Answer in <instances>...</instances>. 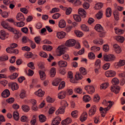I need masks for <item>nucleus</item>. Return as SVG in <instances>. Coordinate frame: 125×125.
<instances>
[{
    "label": "nucleus",
    "mask_w": 125,
    "mask_h": 125,
    "mask_svg": "<svg viewBox=\"0 0 125 125\" xmlns=\"http://www.w3.org/2000/svg\"><path fill=\"white\" fill-rule=\"evenodd\" d=\"M110 64L109 63H107L104 65L103 66V68L105 70L109 68L110 66Z\"/></svg>",
    "instance_id": "60"
},
{
    "label": "nucleus",
    "mask_w": 125,
    "mask_h": 125,
    "mask_svg": "<svg viewBox=\"0 0 125 125\" xmlns=\"http://www.w3.org/2000/svg\"><path fill=\"white\" fill-rule=\"evenodd\" d=\"M21 121L23 122H27L29 121L28 117L25 116H22L21 118Z\"/></svg>",
    "instance_id": "43"
},
{
    "label": "nucleus",
    "mask_w": 125,
    "mask_h": 125,
    "mask_svg": "<svg viewBox=\"0 0 125 125\" xmlns=\"http://www.w3.org/2000/svg\"><path fill=\"white\" fill-rule=\"evenodd\" d=\"M39 73L41 79L42 80H44L45 78V74L44 72L41 71H40Z\"/></svg>",
    "instance_id": "34"
},
{
    "label": "nucleus",
    "mask_w": 125,
    "mask_h": 125,
    "mask_svg": "<svg viewBox=\"0 0 125 125\" xmlns=\"http://www.w3.org/2000/svg\"><path fill=\"white\" fill-rule=\"evenodd\" d=\"M66 95V91H62L58 94V96L59 99H62L65 97Z\"/></svg>",
    "instance_id": "13"
},
{
    "label": "nucleus",
    "mask_w": 125,
    "mask_h": 125,
    "mask_svg": "<svg viewBox=\"0 0 125 125\" xmlns=\"http://www.w3.org/2000/svg\"><path fill=\"white\" fill-rule=\"evenodd\" d=\"M65 35V32L63 31L58 32L57 33V37L59 39H62L64 38Z\"/></svg>",
    "instance_id": "20"
},
{
    "label": "nucleus",
    "mask_w": 125,
    "mask_h": 125,
    "mask_svg": "<svg viewBox=\"0 0 125 125\" xmlns=\"http://www.w3.org/2000/svg\"><path fill=\"white\" fill-rule=\"evenodd\" d=\"M14 25L19 27H22L25 25V23L21 21L19 22H14Z\"/></svg>",
    "instance_id": "27"
},
{
    "label": "nucleus",
    "mask_w": 125,
    "mask_h": 125,
    "mask_svg": "<svg viewBox=\"0 0 125 125\" xmlns=\"http://www.w3.org/2000/svg\"><path fill=\"white\" fill-rule=\"evenodd\" d=\"M88 56L89 58L91 59H94L95 57L94 54L92 52H90L89 53Z\"/></svg>",
    "instance_id": "54"
},
{
    "label": "nucleus",
    "mask_w": 125,
    "mask_h": 125,
    "mask_svg": "<svg viewBox=\"0 0 125 125\" xmlns=\"http://www.w3.org/2000/svg\"><path fill=\"white\" fill-rule=\"evenodd\" d=\"M79 70L81 73L83 75H84L86 73L85 69L83 67H82L80 68Z\"/></svg>",
    "instance_id": "52"
},
{
    "label": "nucleus",
    "mask_w": 125,
    "mask_h": 125,
    "mask_svg": "<svg viewBox=\"0 0 125 125\" xmlns=\"http://www.w3.org/2000/svg\"><path fill=\"white\" fill-rule=\"evenodd\" d=\"M36 121V117L33 116V118L31 121V125H35Z\"/></svg>",
    "instance_id": "55"
},
{
    "label": "nucleus",
    "mask_w": 125,
    "mask_h": 125,
    "mask_svg": "<svg viewBox=\"0 0 125 125\" xmlns=\"http://www.w3.org/2000/svg\"><path fill=\"white\" fill-rule=\"evenodd\" d=\"M68 77L70 79V82L73 83H75L76 82L75 80H73L72 79L73 78V73L71 72H69L68 73Z\"/></svg>",
    "instance_id": "26"
},
{
    "label": "nucleus",
    "mask_w": 125,
    "mask_h": 125,
    "mask_svg": "<svg viewBox=\"0 0 125 125\" xmlns=\"http://www.w3.org/2000/svg\"><path fill=\"white\" fill-rule=\"evenodd\" d=\"M50 75L52 77H54L56 73L55 70L54 68H52L50 71Z\"/></svg>",
    "instance_id": "41"
},
{
    "label": "nucleus",
    "mask_w": 125,
    "mask_h": 125,
    "mask_svg": "<svg viewBox=\"0 0 125 125\" xmlns=\"http://www.w3.org/2000/svg\"><path fill=\"white\" fill-rule=\"evenodd\" d=\"M79 14L83 18L85 17L86 12L84 9L82 8H79L78 10Z\"/></svg>",
    "instance_id": "19"
},
{
    "label": "nucleus",
    "mask_w": 125,
    "mask_h": 125,
    "mask_svg": "<svg viewBox=\"0 0 125 125\" xmlns=\"http://www.w3.org/2000/svg\"><path fill=\"white\" fill-rule=\"evenodd\" d=\"M1 24L3 27L10 31H13L14 29L10 27L9 24L5 21H3L1 23Z\"/></svg>",
    "instance_id": "4"
},
{
    "label": "nucleus",
    "mask_w": 125,
    "mask_h": 125,
    "mask_svg": "<svg viewBox=\"0 0 125 125\" xmlns=\"http://www.w3.org/2000/svg\"><path fill=\"white\" fill-rule=\"evenodd\" d=\"M87 114L86 112H84L81 115L80 119L81 122L84 121L87 118Z\"/></svg>",
    "instance_id": "22"
},
{
    "label": "nucleus",
    "mask_w": 125,
    "mask_h": 125,
    "mask_svg": "<svg viewBox=\"0 0 125 125\" xmlns=\"http://www.w3.org/2000/svg\"><path fill=\"white\" fill-rule=\"evenodd\" d=\"M104 60L106 61H112L114 60L115 57L114 55L109 54L104 55Z\"/></svg>",
    "instance_id": "3"
},
{
    "label": "nucleus",
    "mask_w": 125,
    "mask_h": 125,
    "mask_svg": "<svg viewBox=\"0 0 125 125\" xmlns=\"http://www.w3.org/2000/svg\"><path fill=\"white\" fill-rule=\"evenodd\" d=\"M66 48L62 46H59L57 49L58 52L59 53V56H60L62 54H63L66 49Z\"/></svg>",
    "instance_id": "7"
},
{
    "label": "nucleus",
    "mask_w": 125,
    "mask_h": 125,
    "mask_svg": "<svg viewBox=\"0 0 125 125\" xmlns=\"http://www.w3.org/2000/svg\"><path fill=\"white\" fill-rule=\"evenodd\" d=\"M75 33L78 37H81L83 36V33L80 31H75Z\"/></svg>",
    "instance_id": "51"
},
{
    "label": "nucleus",
    "mask_w": 125,
    "mask_h": 125,
    "mask_svg": "<svg viewBox=\"0 0 125 125\" xmlns=\"http://www.w3.org/2000/svg\"><path fill=\"white\" fill-rule=\"evenodd\" d=\"M14 30L13 31H11L13 32L15 34L14 38L16 39L19 38L20 36V34L19 33L18 31L15 30L14 29Z\"/></svg>",
    "instance_id": "39"
},
{
    "label": "nucleus",
    "mask_w": 125,
    "mask_h": 125,
    "mask_svg": "<svg viewBox=\"0 0 125 125\" xmlns=\"http://www.w3.org/2000/svg\"><path fill=\"white\" fill-rule=\"evenodd\" d=\"M61 121V118L57 116L54 118L53 121L57 123V122H58L59 123Z\"/></svg>",
    "instance_id": "62"
},
{
    "label": "nucleus",
    "mask_w": 125,
    "mask_h": 125,
    "mask_svg": "<svg viewBox=\"0 0 125 125\" xmlns=\"http://www.w3.org/2000/svg\"><path fill=\"white\" fill-rule=\"evenodd\" d=\"M100 99V97L98 94L95 95L94 97V100L96 102H98Z\"/></svg>",
    "instance_id": "50"
},
{
    "label": "nucleus",
    "mask_w": 125,
    "mask_h": 125,
    "mask_svg": "<svg viewBox=\"0 0 125 125\" xmlns=\"http://www.w3.org/2000/svg\"><path fill=\"white\" fill-rule=\"evenodd\" d=\"M7 34L6 32L3 31L1 30L0 31V38L2 40H5L6 38H7L6 37Z\"/></svg>",
    "instance_id": "15"
},
{
    "label": "nucleus",
    "mask_w": 125,
    "mask_h": 125,
    "mask_svg": "<svg viewBox=\"0 0 125 125\" xmlns=\"http://www.w3.org/2000/svg\"><path fill=\"white\" fill-rule=\"evenodd\" d=\"M18 76V74L17 73H13L12 75L9 77L11 79H14L17 78Z\"/></svg>",
    "instance_id": "47"
},
{
    "label": "nucleus",
    "mask_w": 125,
    "mask_h": 125,
    "mask_svg": "<svg viewBox=\"0 0 125 125\" xmlns=\"http://www.w3.org/2000/svg\"><path fill=\"white\" fill-rule=\"evenodd\" d=\"M18 20L22 21L24 20V18L23 14L21 13H18L16 17Z\"/></svg>",
    "instance_id": "17"
},
{
    "label": "nucleus",
    "mask_w": 125,
    "mask_h": 125,
    "mask_svg": "<svg viewBox=\"0 0 125 125\" xmlns=\"http://www.w3.org/2000/svg\"><path fill=\"white\" fill-rule=\"evenodd\" d=\"M114 103L113 102L109 101L107 102L105 100H104L102 104L104 105H105L106 106L108 105V106L104 108H103L102 107H100L99 110L101 112V115L103 117H104L105 116V114H106V112L110 109L112 105L114 104Z\"/></svg>",
    "instance_id": "1"
},
{
    "label": "nucleus",
    "mask_w": 125,
    "mask_h": 125,
    "mask_svg": "<svg viewBox=\"0 0 125 125\" xmlns=\"http://www.w3.org/2000/svg\"><path fill=\"white\" fill-rule=\"evenodd\" d=\"M93 42L95 44H102L103 43V40L102 39H100L99 40H95L93 41Z\"/></svg>",
    "instance_id": "42"
},
{
    "label": "nucleus",
    "mask_w": 125,
    "mask_h": 125,
    "mask_svg": "<svg viewBox=\"0 0 125 125\" xmlns=\"http://www.w3.org/2000/svg\"><path fill=\"white\" fill-rule=\"evenodd\" d=\"M14 98L11 97L9 98L6 100V101L9 104L12 103L14 102Z\"/></svg>",
    "instance_id": "58"
},
{
    "label": "nucleus",
    "mask_w": 125,
    "mask_h": 125,
    "mask_svg": "<svg viewBox=\"0 0 125 125\" xmlns=\"http://www.w3.org/2000/svg\"><path fill=\"white\" fill-rule=\"evenodd\" d=\"M124 60H120L118 62L115 63L114 64L115 68H118L119 67L124 65L125 63Z\"/></svg>",
    "instance_id": "9"
},
{
    "label": "nucleus",
    "mask_w": 125,
    "mask_h": 125,
    "mask_svg": "<svg viewBox=\"0 0 125 125\" xmlns=\"http://www.w3.org/2000/svg\"><path fill=\"white\" fill-rule=\"evenodd\" d=\"M115 39L117 41L121 43H122L124 40V38L121 36H116Z\"/></svg>",
    "instance_id": "32"
},
{
    "label": "nucleus",
    "mask_w": 125,
    "mask_h": 125,
    "mask_svg": "<svg viewBox=\"0 0 125 125\" xmlns=\"http://www.w3.org/2000/svg\"><path fill=\"white\" fill-rule=\"evenodd\" d=\"M103 15V13L102 12L99 11L96 15V17L98 19H101Z\"/></svg>",
    "instance_id": "48"
},
{
    "label": "nucleus",
    "mask_w": 125,
    "mask_h": 125,
    "mask_svg": "<svg viewBox=\"0 0 125 125\" xmlns=\"http://www.w3.org/2000/svg\"><path fill=\"white\" fill-rule=\"evenodd\" d=\"M76 42L73 39H69L66 41L65 45L67 46L72 47L74 45Z\"/></svg>",
    "instance_id": "6"
},
{
    "label": "nucleus",
    "mask_w": 125,
    "mask_h": 125,
    "mask_svg": "<svg viewBox=\"0 0 125 125\" xmlns=\"http://www.w3.org/2000/svg\"><path fill=\"white\" fill-rule=\"evenodd\" d=\"M109 47L107 44H105L103 46V50L105 52H107L109 50Z\"/></svg>",
    "instance_id": "49"
},
{
    "label": "nucleus",
    "mask_w": 125,
    "mask_h": 125,
    "mask_svg": "<svg viewBox=\"0 0 125 125\" xmlns=\"http://www.w3.org/2000/svg\"><path fill=\"white\" fill-rule=\"evenodd\" d=\"M97 107L95 105H93L90 109L89 112V116L94 115L96 110Z\"/></svg>",
    "instance_id": "8"
},
{
    "label": "nucleus",
    "mask_w": 125,
    "mask_h": 125,
    "mask_svg": "<svg viewBox=\"0 0 125 125\" xmlns=\"http://www.w3.org/2000/svg\"><path fill=\"white\" fill-rule=\"evenodd\" d=\"M111 83L113 85H117L119 83V81L117 78H114L112 79Z\"/></svg>",
    "instance_id": "31"
},
{
    "label": "nucleus",
    "mask_w": 125,
    "mask_h": 125,
    "mask_svg": "<svg viewBox=\"0 0 125 125\" xmlns=\"http://www.w3.org/2000/svg\"><path fill=\"white\" fill-rule=\"evenodd\" d=\"M83 101L85 102H88L91 100L90 96L88 95H85L83 97Z\"/></svg>",
    "instance_id": "30"
},
{
    "label": "nucleus",
    "mask_w": 125,
    "mask_h": 125,
    "mask_svg": "<svg viewBox=\"0 0 125 125\" xmlns=\"http://www.w3.org/2000/svg\"><path fill=\"white\" fill-rule=\"evenodd\" d=\"M55 110V108L53 107H51L49 109L48 113L50 114H51L54 113Z\"/></svg>",
    "instance_id": "53"
},
{
    "label": "nucleus",
    "mask_w": 125,
    "mask_h": 125,
    "mask_svg": "<svg viewBox=\"0 0 125 125\" xmlns=\"http://www.w3.org/2000/svg\"><path fill=\"white\" fill-rule=\"evenodd\" d=\"M10 94V92L7 89L5 90L2 93L1 96L4 98L8 97Z\"/></svg>",
    "instance_id": "12"
},
{
    "label": "nucleus",
    "mask_w": 125,
    "mask_h": 125,
    "mask_svg": "<svg viewBox=\"0 0 125 125\" xmlns=\"http://www.w3.org/2000/svg\"><path fill=\"white\" fill-rule=\"evenodd\" d=\"M115 32L117 34H121L124 32V30L119 29L117 28H115Z\"/></svg>",
    "instance_id": "28"
},
{
    "label": "nucleus",
    "mask_w": 125,
    "mask_h": 125,
    "mask_svg": "<svg viewBox=\"0 0 125 125\" xmlns=\"http://www.w3.org/2000/svg\"><path fill=\"white\" fill-rule=\"evenodd\" d=\"M103 4L101 3H98L95 5V8L97 9H99L103 7Z\"/></svg>",
    "instance_id": "44"
},
{
    "label": "nucleus",
    "mask_w": 125,
    "mask_h": 125,
    "mask_svg": "<svg viewBox=\"0 0 125 125\" xmlns=\"http://www.w3.org/2000/svg\"><path fill=\"white\" fill-rule=\"evenodd\" d=\"M114 18L115 20L117 21L119 20V13L117 10L115 11L113 13Z\"/></svg>",
    "instance_id": "37"
},
{
    "label": "nucleus",
    "mask_w": 125,
    "mask_h": 125,
    "mask_svg": "<svg viewBox=\"0 0 125 125\" xmlns=\"http://www.w3.org/2000/svg\"><path fill=\"white\" fill-rule=\"evenodd\" d=\"M65 109L62 106L60 107L58 110L56 111L55 112L56 114L58 115L59 114H62L64 113V112Z\"/></svg>",
    "instance_id": "21"
},
{
    "label": "nucleus",
    "mask_w": 125,
    "mask_h": 125,
    "mask_svg": "<svg viewBox=\"0 0 125 125\" xmlns=\"http://www.w3.org/2000/svg\"><path fill=\"white\" fill-rule=\"evenodd\" d=\"M59 11V8H54L52 9V10L50 11V13H53L55 12H58Z\"/></svg>",
    "instance_id": "63"
},
{
    "label": "nucleus",
    "mask_w": 125,
    "mask_h": 125,
    "mask_svg": "<svg viewBox=\"0 0 125 125\" xmlns=\"http://www.w3.org/2000/svg\"><path fill=\"white\" fill-rule=\"evenodd\" d=\"M25 92V91H22L20 94V98L23 99L26 96Z\"/></svg>",
    "instance_id": "57"
},
{
    "label": "nucleus",
    "mask_w": 125,
    "mask_h": 125,
    "mask_svg": "<svg viewBox=\"0 0 125 125\" xmlns=\"http://www.w3.org/2000/svg\"><path fill=\"white\" fill-rule=\"evenodd\" d=\"M13 117L15 120L16 121L18 120L19 118V114L17 111H16L13 113Z\"/></svg>",
    "instance_id": "35"
},
{
    "label": "nucleus",
    "mask_w": 125,
    "mask_h": 125,
    "mask_svg": "<svg viewBox=\"0 0 125 125\" xmlns=\"http://www.w3.org/2000/svg\"><path fill=\"white\" fill-rule=\"evenodd\" d=\"M115 52L118 53H120L121 50L120 46L117 44H115L113 46Z\"/></svg>",
    "instance_id": "10"
},
{
    "label": "nucleus",
    "mask_w": 125,
    "mask_h": 125,
    "mask_svg": "<svg viewBox=\"0 0 125 125\" xmlns=\"http://www.w3.org/2000/svg\"><path fill=\"white\" fill-rule=\"evenodd\" d=\"M81 29L85 31H88L89 30L88 28L85 25H83L81 26Z\"/></svg>",
    "instance_id": "45"
},
{
    "label": "nucleus",
    "mask_w": 125,
    "mask_h": 125,
    "mask_svg": "<svg viewBox=\"0 0 125 125\" xmlns=\"http://www.w3.org/2000/svg\"><path fill=\"white\" fill-rule=\"evenodd\" d=\"M45 92L42 90L41 89H39L37 92H35V94L39 97H42L43 96Z\"/></svg>",
    "instance_id": "14"
},
{
    "label": "nucleus",
    "mask_w": 125,
    "mask_h": 125,
    "mask_svg": "<svg viewBox=\"0 0 125 125\" xmlns=\"http://www.w3.org/2000/svg\"><path fill=\"white\" fill-rule=\"evenodd\" d=\"M17 46V44L15 43L11 44L10 45V47H8L6 49V51L8 53L17 54L18 52V50L17 49H14V48Z\"/></svg>",
    "instance_id": "2"
},
{
    "label": "nucleus",
    "mask_w": 125,
    "mask_h": 125,
    "mask_svg": "<svg viewBox=\"0 0 125 125\" xmlns=\"http://www.w3.org/2000/svg\"><path fill=\"white\" fill-rule=\"evenodd\" d=\"M66 25L65 21L63 19L60 20L59 22L58 26L61 28H64Z\"/></svg>",
    "instance_id": "18"
},
{
    "label": "nucleus",
    "mask_w": 125,
    "mask_h": 125,
    "mask_svg": "<svg viewBox=\"0 0 125 125\" xmlns=\"http://www.w3.org/2000/svg\"><path fill=\"white\" fill-rule=\"evenodd\" d=\"M62 106L64 108V109H65V108L66 107H67L68 105V104L67 103L66 101H64L62 102Z\"/></svg>",
    "instance_id": "61"
},
{
    "label": "nucleus",
    "mask_w": 125,
    "mask_h": 125,
    "mask_svg": "<svg viewBox=\"0 0 125 125\" xmlns=\"http://www.w3.org/2000/svg\"><path fill=\"white\" fill-rule=\"evenodd\" d=\"M65 83L64 82L62 81L60 82L58 79L54 80L52 83L53 85L55 86H65Z\"/></svg>",
    "instance_id": "5"
},
{
    "label": "nucleus",
    "mask_w": 125,
    "mask_h": 125,
    "mask_svg": "<svg viewBox=\"0 0 125 125\" xmlns=\"http://www.w3.org/2000/svg\"><path fill=\"white\" fill-rule=\"evenodd\" d=\"M100 60H97L95 62V67H98V68L100 67Z\"/></svg>",
    "instance_id": "56"
},
{
    "label": "nucleus",
    "mask_w": 125,
    "mask_h": 125,
    "mask_svg": "<svg viewBox=\"0 0 125 125\" xmlns=\"http://www.w3.org/2000/svg\"><path fill=\"white\" fill-rule=\"evenodd\" d=\"M106 14L107 17H110L111 14V9L110 8H107L106 10Z\"/></svg>",
    "instance_id": "36"
},
{
    "label": "nucleus",
    "mask_w": 125,
    "mask_h": 125,
    "mask_svg": "<svg viewBox=\"0 0 125 125\" xmlns=\"http://www.w3.org/2000/svg\"><path fill=\"white\" fill-rule=\"evenodd\" d=\"M21 109L23 111L25 112H28L30 110L29 106L26 105H23L22 106Z\"/></svg>",
    "instance_id": "33"
},
{
    "label": "nucleus",
    "mask_w": 125,
    "mask_h": 125,
    "mask_svg": "<svg viewBox=\"0 0 125 125\" xmlns=\"http://www.w3.org/2000/svg\"><path fill=\"white\" fill-rule=\"evenodd\" d=\"M76 80H76H81L83 78V76L79 72H77L76 73L75 76Z\"/></svg>",
    "instance_id": "23"
},
{
    "label": "nucleus",
    "mask_w": 125,
    "mask_h": 125,
    "mask_svg": "<svg viewBox=\"0 0 125 125\" xmlns=\"http://www.w3.org/2000/svg\"><path fill=\"white\" fill-rule=\"evenodd\" d=\"M95 29L98 31H101L103 30L102 26L99 24H97L96 25L94 28Z\"/></svg>",
    "instance_id": "24"
},
{
    "label": "nucleus",
    "mask_w": 125,
    "mask_h": 125,
    "mask_svg": "<svg viewBox=\"0 0 125 125\" xmlns=\"http://www.w3.org/2000/svg\"><path fill=\"white\" fill-rule=\"evenodd\" d=\"M58 64L60 66L65 67L67 65V63L66 62L63 61H61L58 62Z\"/></svg>",
    "instance_id": "25"
},
{
    "label": "nucleus",
    "mask_w": 125,
    "mask_h": 125,
    "mask_svg": "<svg viewBox=\"0 0 125 125\" xmlns=\"http://www.w3.org/2000/svg\"><path fill=\"white\" fill-rule=\"evenodd\" d=\"M71 115L73 117H76L78 115V111L75 110L73 111L71 113Z\"/></svg>",
    "instance_id": "46"
},
{
    "label": "nucleus",
    "mask_w": 125,
    "mask_h": 125,
    "mask_svg": "<svg viewBox=\"0 0 125 125\" xmlns=\"http://www.w3.org/2000/svg\"><path fill=\"white\" fill-rule=\"evenodd\" d=\"M40 121L41 122H43L46 120L45 116L43 115H41L39 116Z\"/></svg>",
    "instance_id": "29"
},
{
    "label": "nucleus",
    "mask_w": 125,
    "mask_h": 125,
    "mask_svg": "<svg viewBox=\"0 0 125 125\" xmlns=\"http://www.w3.org/2000/svg\"><path fill=\"white\" fill-rule=\"evenodd\" d=\"M40 55L43 58H46L47 57V55L45 52H41L40 53Z\"/></svg>",
    "instance_id": "59"
},
{
    "label": "nucleus",
    "mask_w": 125,
    "mask_h": 125,
    "mask_svg": "<svg viewBox=\"0 0 125 125\" xmlns=\"http://www.w3.org/2000/svg\"><path fill=\"white\" fill-rule=\"evenodd\" d=\"M89 88L88 90V92L90 94H92L95 91V89L94 86H88Z\"/></svg>",
    "instance_id": "40"
},
{
    "label": "nucleus",
    "mask_w": 125,
    "mask_h": 125,
    "mask_svg": "<svg viewBox=\"0 0 125 125\" xmlns=\"http://www.w3.org/2000/svg\"><path fill=\"white\" fill-rule=\"evenodd\" d=\"M120 88L119 86H111V90L112 92L117 94L119 92Z\"/></svg>",
    "instance_id": "16"
},
{
    "label": "nucleus",
    "mask_w": 125,
    "mask_h": 125,
    "mask_svg": "<svg viewBox=\"0 0 125 125\" xmlns=\"http://www.w3.org/2000/svg\"><path fill=\"white\" fill-rule=\"evenodd\" d=\"M115 72L113 71H107L105 73V75L107 77H114L115 76Z\"/></svg>",
    "instance_id": "11"
},
{
    "label": "nucleus",
    "mask_w": 125,
    "mask_h": 125,
    "mask_svg": "<svg viewBox=\"0 0 125 125\" xmlns=\"http://www.w3.org/2000/svg\"><path fill=\"white\" fill-rule=\"evenodd\" d=\"M61 15L59 13H56L53 15L52 16V18L54 19H57L59 18Z\"/></svg>",
    "instance_id": "64"
},
{
    "label": "nucleus",
    "mask_w": 125,
    "mask_h": 125,
    "mask_svg": "<svg viewBox=\"0 0 125 125\" xmlns=\"http://www.w3.org/2000/svg\"><path fill=\"white\" fill-rule=\"evenodd\" d=\"M73 18L74 20L76 21L80 22L81 21L80 17L78 15L75 14L74 15Z\"/></svg>",
    "instance_id": "38"
}]
</instances>
